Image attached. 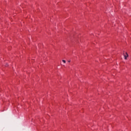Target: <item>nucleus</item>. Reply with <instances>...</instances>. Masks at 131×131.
<instances>
[{
	"instance_id": "nucleus-1",
	"label": "nucleus",
	"mask_w": 131,
	"mask_h": 131,
	"mask_svg": "<svg viewBox=\"0 0 131 131\" xmlns=\"http://www.w3.org/2000/svg\"><path fill=\"white\" fill-rule=\"evenodd\" d=\"M123 54H124V59L125 60H126L128 57V54H127V52H125V54H124V53Z\"/></svg>"
},
{
	"instance_id": "nucleus-2",
	"label": "nucleus",
	"mask_w": 131,
	"mask_h": 131,
	"mask_svg": "<svg viewBox=\"0 0 131 131\" xmlns=\"http://www.w3.org/2000/svg\"><path fill=\"white\" fill-rule=\"evenodd\" d=\"M62 62H63V63H66V60H62Z\"/></svg>"
},
{
	"instance_id": "nucleus-3",
	"label": "nucleus",
	"mask_w": 131,
	"mask_h": 131,
	"mask_svg": "<svg viewBox=\"0 0 131 131\" xmlns=\"http://www.w3.org/2000/svg\"><path fill=\"white\" fill-rule=\"evenodd\" d=\"M68 62H69V63H70V62H71V60H68Z\"/></svg>"
},
{
	"instance_id": "nucleus-4",
	"label": "nucleus",
	"mask_w": 131,
	"mask_h": 131,
	"mask_svg": "<svg viewBox=\"0 0 131 131\" xmlns=\"http://www.w3.org/2000/svg\"><path fill=\"white\" fill-rule=\"evenodd\" d=\"M6 66H9V64H6Z\"/></svg>"
}]
</instances>
